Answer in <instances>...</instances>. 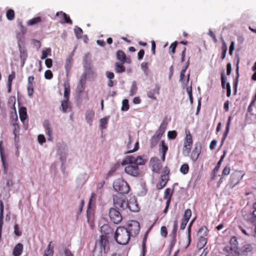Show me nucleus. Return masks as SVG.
Wrapping results in <instances>:
<instances>
[{
	"label": "nucleus",
	"instance_id": "f257e3e1",
	"mask_svg": "<svg viewBox=\"0 0 256 256\" xmlns=\"http://www.w3.org/2000/svg\"><path fill=\"white\" fill-rule=\"evenodd\" d=\"M108 243V237L102 235L100 239L96 242V246L93 252L92 256H102V248L104 253H107L109 248H107Z\"/></svg>",
	"mask_w": 256,
	"mask_h": 256
},
{
	"label": "nucleus",
	"instance_id": "f03ea898",
	"mask_svg": "<svg viewBox=\"0 0 256 256\" xmlns=\"http://www.w3.org/2000/svg\"><path fill=\"white\" fill-rule=\"evenodd\" d=\"M130 236L128 230L124 227H118L114 233V239L116 241L120 244L124 245L127 244Z\"/></svg>",
	"mask_w": 256,
	"mask_h": 256
},
{
	"label": "nucleus",
	"instance_id": "7ed1b4c3",
	"mask_svg": "<svg viewBox=\"0 0 256 256\" xmlns=\"http://www.w3.org/2000/svg\"><path fill=\"white\" fill-rule=\"evenodd\" d=\"M96 200V194L94 193H92L89 200L86 210L87 220L90 227H92L93 226L94 217V210L92 208V206L94 204Z\"/></svg>",
	"mask_w": 256,
	"mask_h": 256
},
{
	"label": "nucleus",
	"instance_id": "20e7f679",
	"mask_svg": "<svg viewBox=\"0 0 256 256\" xmlns=\"http://www.w3.org/2000/svg\"><path fill=\"white\" fill-rule=\"evenodd\" d=\"M244 175V172L242 170H234L231 174L229 178L227 186L228 188L232 189L239 184L240 180Z\"/></svg>",
	"mask_w": 256,
	"mask_h": 256
},
{
	"label": "nucleus",
	"instance_id": "39448f33",
	"mask_svg": "<svg viewBox=\"0 0 256 256\" xmlns=\"http://www.w3.org/2000/svg\"><path fill=\"white\" fill-rule=\"evenodd\" d=\"M185 133L186 136L184 140L182 153L185 156H188L191 151L193 140L192 136L188 130H186Z\"/></svg>",
	"mask_w": 256,
	"mask_h": 256
},
{
	"label": "nucleus",
	"instance_id": "423d86ee",
	"mask_svg": "<svg viewBox=\"0 0 256 256\" xmlns=\"http://www.w3.org/2000/svg\"><path fill=\"white\" fill-rule=\"evenodd\" d=\"M113 200L114 206L115 208H118L120 210L127 209V198L125 196L119 194L114 195L113 196Z\"/></svg>",
	"mask_w": 256,
	"mask_h": 256
},
{
	"label": "nucleus",
	"instance_id": "0eeeda50",
	"mask_svg": "<svg viewBox=\"0 0 256 256\" xmlns=\"http://www.w3.org/2000/svg\"><path fill=\"white\" fill-rule=\"evenodd\" d=\"M114 190L120 194H126L130 190V186L124 180H118L114 184Z\"/></svg>",
	"mask_w": 256,
	"mask_h": 256
},
{
	"label": "nucleus",
	"instance_id": "6e6552de",
	"mask_svg": "<svg viewBox=\"0 0 256 256\" xmlns=\"http://www.w3.org/2000/svg\"><path fill=\"white\" fill-rule=\"evenodd\" d=\"M145 162L146 160L142 156L135 157L134 156H127L122 160L121 164L122 166L128 164H134L138 166V165H143Z\"/></svg>",
	"mask_w": 256,
	"mask_h": 256
},
{
	"label": "nucleus",
	"instance_id": "1a4fd4ad",
	"mask_svg": "<svg viewBox=\"0 0 256 256\" xmlns=\"http://www.w3.org/2000/svg\"><path fill=\"white\" fill-rule=\"evenodd\" d=\"M130 236H136L140 231V223L136 220H132L128 222V228H126Z\"/></svg>",
	"mask_w": 256,
	"mask_h": 256
},
{
	"label": "nucleus",
	"instance_id": "9d476101",
	"mask_svg": "<svg viewBox=\"0 0 256 256\" xmlns=\"http://www.w3.org/2000/svg\"><path fill=\"white\" fill-rule=\"evenodd\" d=\"M124 172L134 177H138L140 175V170L138 166L134 164H128L126 165Z\"/></svg>",
	"mask_w": 256,
	"mask_h": 256
},
{
	"label": "nucleus",
	"instance_id": "9b49d317",
	"mask_svg": "<svg viewBox=\"0 0 256 256\" xmlns=\"http://www.w3.org/2000/svg\"><path fill=\"white\" fill-rule=\"evenodd\" d=\"M109 217L110 220L115 224H120L122 220L121 214L115 208H110V209Z\"/></svg>",
	"mask_w": 256,
	"mask_h": 256
},
{
	"label": "nucleus",
	"instance_id": "f8f14e48",
	"mask_svg": "<svg viewBox=\"0 0 256 256\" xmlns=\"http://www.w3.org/2000/svg\"><path fill=\"white\" fill-rule=\"evenodd\" d=\"M126 204L128 205L127 208H128L131 212H138L139 211V207L135 197L130 198L128 200H127Z\"/></svg>",
	"mask_w": 256,
	"mask_h": 256
},
{
	"label": "nucleus",
	"instance_id": "ddd939ff",
	"mask_svg": "<svg viewBox=\"0 0 256 256\" xmlns=\"http://www.w3.org/2000/svg\"><path fill=\"white\" fill-rule=\"evenodd\" d=\"M150 167L152 172L159 173L162 168V164L156 158H152L150 162Z\"/></svg>",
	"mask_w": 256,
	"mask_h": 256
},
{
	"label": "nucleus",
	"instance_id": "4468645a",
	"mask_svg": "<svg viewBox=\"0 0 256 256\" xmlns=\"http://www.w3.org/2000/svg\"><path fill=\"white\" fill-rule=\"evenodd\" d=\"M56 16H60V22L62 24L66 23L70 24H72V21L70 18V16L65 12L60 11L56 13Z\"/></svg>",
	"mask_w": 256,
	"mask_h": 256
},
{
	"label": "nucleus",
	"instance_id": "2eb2a0df",
	"mask_svg": "<svg viewBox=\"0 0 256 256\" xmlns=\"http://www.w3.org/2000/svg\"><path fill=\"white\" fill-rule=\"evenodd\" d=\"M160 86L159 84H156L155 85L154 88L152 90H149L147 92V96L150 98H151L152 100H157V98L156 96L159 95L160 91Z\"/></svg>",
	"mask_w": 256,
	"mask_h": 256
},
{
	"label": "nucleus",
	"instance_id": "dca6fc26",
	"mask_svg": "<svg viewBox=\"0 0 256 256\" xmlns=\"http://www.w3.org/2000/svg\"><path fill=\"white\" fill-rule=\"evenodd\" d=\"M166 128V124L164 122H162L160 124L158 129L156 132L153 136L160 140L164 133Z\"/></svg>",
	"mask_w": 256,
	"mask_h": 256
},
{
	"label": "nucleus",
	"instance_id": "f3484780",
	"mask_svg": "<svg viewBox=\"0 0 256 256\" xmlns=\"http://www.w3.org/2000/svg\"><path fill=\"white\" fill-rule=\"evenodd\" d=\"M116 58L120 60L122 64L126 62H130V59H126L125 53L122 50H118L116 52Z\"/></svg>",
	"mask_w": 256,
	"mask_h": 256
},
{
	"label": "nucleus",
	"instance_id": "a211bd4d",
	"mask_svg": "<svg viewBox=\"0 0 256 256\" xmlns=\"http://www.w3.org/2000/svg\"><path fill=\"white\" fill-rule=\"evenodd\" d=\"M236 246H227L224 247V251L232 256H238L239 252H237Z\"/></svg>",
	"mask_w": 256,
	"mask_h": 256
},
{
	"label": "nucleus",
	"instance_id": "6ab92c4d",
	"mask_svg": "<svg viewBox=\"0 0 256 256\" xmlns=\"http://www.w3.org/2000/svg\"><path fill=\"white\" fill-rule=\"evenodd\" d=\"M100 229L102 235L106 236L108 237L109 234H112L113 232L112 228L108 224H104Z\"/></svg>",
	"mask_w": 256,
	"mask_h": 256
},
{
	"label": "nucleus",
	"instance_id": "aec40b11",
	"mask_svg": "<svg viewBox=\"0 0 256 256\" xmlns=\"http://www.w3.org/2000/svg\"><path fill=\"white\" fill-rule=\"evenodd\" d=\"M4 206L3 202L0 200V237L2 234V228L4 224Z\"/></svg>",
	"mask_w": 256,
	"mask_h": 256
},
{
	"label": "nucleus",
	"instance_id": "412c9836",
	"mask_svg": "<svg viewBox=\"0 0 256 256\" xmlns=\"http://www.w3.org/2000/svg\"><path fill=\"white\" fill-rule=\"evenodd\" d=\"M23 251V244L18 243L13 249L12 254L14 256H20Z\"/></svg>",
	"mask_w": 256,
	"mask_h": 256
},
{
	"label": "nucleus",
	"instance_id": "4be33fe9",
	"mask_svg": "<svg viewBox=\"0 0 256 256\" xmlns=\"http://www.w3.org/2000/svg\"><path fill=\"white\" fill-rule=\"evenodd\" d=\"M18 46L20 52V58L23 61V64H24V62L28 57V54L26 50L22 46L20 42H18Z\"/></svg>",
	"mask_w": 256,
	"mask_h": 256
},
{
	"label": "nucleus",
	"instance_id": "5701e85b",
	"mask_svg": "<svg viewBox=\"0 0 256 256\" xmlns=\"http://www.w3.org/2000/svg\"><path fill=\"white\" fill-rule=\"evenodd\" d=\"M232 120V116H229L228 118V120L226 124V130L223 134V137L222 140V145L223 144L224 141L225 140L228 134L230 131V125L231 120Z\"/></svg>",
	"mask_w": 256,
	"mask_h": 256
},
{
	"label": "nucleus",
	"instance_id": "b1692460",
	"mask_svg": "<svg viewBox=\"0 0 256 256\" xmlns=\"http://www.w3.org/2000/svg\"><path fill=\"white\" fill-rule=\"evenodd\" d=\"M19 114L20 120L24 123L28 117L26 108L25 107L20 108L19 110Z\"/></svg>",
	"mask_w": 256,
	"mask_h": 256
},
{
	"label": "nucleus",
	"instance_id": "393cba45",
	"mask_svg": "<svg viewBox=\"0 0 256 256\" xmlns=\"http://www.w3.org/2000/svg\"><path fill=\"white\" fill-rule=\"evenodd\" d=\"M124 64L118 62L114 64V70L116 73H122L126 71V67Z\"/></svg>",
	"mask_w": 256,
	"mask_h": 256
},
{
	"label": "nucleus",
	"instance_id": "a878e982",
	"mask_svg": "<svg viewBox=\"0 0 256 256\" xmlns=\"http://www.w3.org/2000/svg\"><path fill=\"white\" fill-rule=\"evenodd\" d=\"M169 178H162L160 176L158 182L156 184V188L158 190H161L166 184Z\"/></svg>",
	"mask_w": 256,
	"mask_h": 256
},
{
	"label": "nucleus",
	"instance_id": "bb28decb",
	"mask_svg": "<svg viewBox=\"0 0 256 256\" xmlns=\"http://www.w3.org/2000/svg\"><path fill=\"white\" fill-rule=\"evenodd\" d=\"M64 100H69L70 94V86L68 82L64 83Z\"/></svg>",
	"mask_w": 256,
	"mask_h": 256
},
{
	"label": "nucleus",
	"instance_id": "cd10ccee",
	"mask_svg": "<svg viewBox=\"0 0 256 256\" xmlns=\"http://www.w3.org/2000/svg\"><path fill=\"white\" fill-rule=\"evenodd\" d=\"M178 228V223L176 221H175L174 222L173 229H172V240L171 242V247L172 248L175 244L176 242V232Z\"/></svg>",
	"mask_w": 256,
	"mask_h": 256
},
{
	"label": "nucleus",
	"instance_id": "c85d7f7f",
	"mask_svg": "<svg viewBox=\"0 0 256 256\" xmlns=\"http://www.w3.org/2000/svg\"><path fill=\"white\" fill-rule=\"evenodd\" d=\"M238 62L237 65H236V78L234 82V94H236L237 92V88L238 86V78H239V72H238Z\"/></svg>",
	"mask_w": 256,
	"mask_h": 256
},
{
	"label": "nucleus",
	"instance_id": "c756f323",
	"mask_svg": "<svg viewBox=\"0 0 256 256\" xmlns=\"http://www.w3.org/2000/svg\"><path fill=\"white\" fill-rule=\"evenodd\" d=\"M44 126L46 130V134L48 136V140H50L51 138V134H52V130H50V123L48 120H46L44 122Z\"/></svg>",
	"mask_w": 256,
	"mask_h": 256
},
{
	"label": "nucleus",
	"instance_id": "7c9ffc66",
	"mask_svg": "<svg viewBox=\"0 0 256 256\" xmlns=\"http://www.w3.org/2000/svg\"><path fill=\"white\" fill-rule=\"evenodd\" d=\"M221 39H222V46L221 47L222 52L220 58H221L222 60H224L226 58V54L227 50H228V47H227V45H226V42H224V40L222 38Z\"/></svg>",
	"mask_w": 256,
	"mask_h": 256
},
{
	"label": "nucleus",
	"instance_id": "2f4dec72",
	"mask_svg": "<svg viewBox=\"0 0 256 256\" xmlns=\"http://www.w3.org/2000/svg\"><path fill=\"white\" fill-rule=\"evenodd\" d=\"M230 172V166L229 164L226 165L222 170V176L220 179V182H222L223 178L228 176Z\"/></svg>",
	"mask_w": 256,
	"mask_h": 256
},
{
	"label": "nucleus",
	"instance_id": "473e14b6",
	"mask_svg": "<svg viewBox=\"0 0 256 256\" xmlns=\"http://www.w3.org/2000/svg\"><path fill=\"white\" fill-rule=\"evenodd\" d=\"M42 21V18L40 16H37L28 20L26 24L28 26H34L40 22Z\"/></svg>",
	"mask_w": 256,
	"mask_h": 256
},
{
	"label": "nucleus",
	"instance_id": "72a5a7b5",
	"mask_svg": "<svg viewBox=\"0 0 256 256\" xmlns=\"http://www.w3.org/2000/svg\"><path fill=\"white\" fill-rule=\"evenodd\" d=\"M16 118L12 120V126L14 127V134L15 136L16 135L17 133H18L20 130V127L18 124V118L16 114H15Z\"/></svg>",
	"mask_w": 256,
	"mask_h": 256
},
{
	"label": "nucleus",
	"instance_id": "f704fd0d",
	"mask_svg": "<svg viewBox=\"0 0 256 256\" xmlns=\"http://www.w3.org/2000/svg\"><path fill=\"white\" fill-rule=\"evenodd\" d=\"M168 150V146L166 144L164 140H162L159 148V151L160 153L166 154Z\"/></svg>",
	"mask_w": 256,
	"mask_h": 256
},
{
	"label": "nucleus",
	"instance_id": "c9c22d12",
	"mask_svg": "<svg viewBox=\"0 0 256 256\" xmlns=\"http://www.w3.org/2000/svg\"><path fill=\"white\" fill-rule=\"evenodd\" d=\"M94 116V113L92 110L88 111L86 112V118L88 123L92 124Z\"/></svg>",
	"mask_w": 256,
	"mask_h": 256
},
{
	"label": "nucleus",
	"instance_id": "e433bc0d",
	"mask_svg": "<svg viewBox=\"0 0 256 256\" xmlns=\"http://www.w3.org/2000/svg\"><path fill=\"white\" fill-rule=\"evenodd\" d=\"M200 152L198 150L197 148H195L192 151L190 158L192 160L195 162L200 156Z\"/></svg>",
	"mask_w": 256,
	"mask_h": 256
},
{
	"label": "nucleus",
	"instance_id": "4c0bfd02",
	"mask_svg": "<svg viewBox=\"0 0 256 256\" xmlns=\"http://www.w3.org/2000/svg\"><path fill=\"white\" fill-rule=\"evenodd\" d=\"M72 62L73 60L71 56H69L66 59L65 68L68 72L70 70L72 65Z\"/></svg>",
	"mask_w": 256,
	"mask_h": 256
},
{
	"label": "nucleus",
	"instance_id": "58836bf2",
	"mask_svg": "<svg viewBox=\"0 0 256 256\" xmlns=\"http://www.w3.org/2000/svg\"><path fill=\"white\" fill-rule=\"evenodd\" d=\"M68 100H64L62 101L61 103V108L62 110L64 112H66L68 111V110L69 108L70 105L68 104Z\"/></svg>",
	"mask_w": 256,
	"mask_h": 256
},
{
	"label": "nucleus",
	"instance_id": "ea45409f",
	"mask_svg": "<svg viewBox=\"0 0 256 256\" xmlns=\"http://www.w3.org/2000/svg\"><path fill=\"white\" fill-rule=\"evenodd\" d=\"M207 240L204 236H200L198 243V246L202 248L206 244Z\"/></svg>",
	"mask_w": 256,
	"mask_h": 256
},
{
	"label": "nucleus",
	"instance_id": "a19ab883",
	"mask_svg": "<svg viewBox=\"0 0 256 256\" xmlns=\"http://www.w3.org/2000/svg\"><path fill=\"white\" fill-rule=\"evenodd\" d=\"M6 16L8 20H12L14 18V12L13 10H8L6 13Z\"/></svg>",
	"mask_w": 256,
	"mask_h": 256
},
{
	"label": "nucleus",
	"instance_id": "79ce46f5",
	"mask_svg": "<svg viewBox=\"0 0 256 256\" xmlns=\"http://www.w3.org/2000/svg\"><path fill=\"white\" fill-rule=\"evenodd\" d=\"M160 139L156 138L154 136H152L151 139L150 140V147L152 148L154 147H155L157 144H158V142H159Z\"/></svg>",
	"mask_w": 256,
	"mask_h": 256
},
{
	"label": "nucleus",
	"instance_id": "37998d69",
	"mask_svg": "<svg viewBox=\"0 0 256 256\" xmlns=\"http://www.w3.org/2000/svg\"><path fill=\"white\" fill-rule=\"evenodd\" d=\"M189 66V61L188 60L186 62V66L182 68V70L180 72V81L183 82L184 76H185V72Z\"/></svg>",
	"mask_w": 256,
	"mask_h": 256
},
{
	"label": "nucleus",
	"instance_id": "c03bdc74",
	"mask_svg": "<svg viewBox=\"0 0 256 256\" xmlns=\"http://www.w3.org/2000/svg\"><path fill=\"white\" fill-rule=\"evenodd\" d=\"M108 118L107 117L104 118H101L100 120V128L102 130L105 129L106 128L107 124L108 123Z\"/></svg>",
	"mask_w": 256,
	"mask_h": 256
},
{
	"label": "nucleus",
	"instance_id": "a18cd8bd",
	"mask_svg": "<svg viewBox=\"0 0 256 256\" xmlns=\"http://www.w3.org/2000/svg\"><path fill=\"white\" fill-rule=\"evenodd\" d=\"M189 171V166L187 164H183L180 168V172L184 174H187Z\"/></svg>",
	"mask_w": 256,
	"mask_h": 256
},
{
	"label": "nucleus",
	"instance_id": "49530a36",
	"mask_svg": "<svg viewBox=\"0 0 256 256\" xmlns=\"http://www.w3.org/2000/svg\"><path fill=\"white\" fill-rule=\"evenodd\" d=\"M2 141H0V150L1 159H2V165H3V166L4 168V172L5 174H6L7 173V168L6 166V164H5L4 156L2 155Z\"/></svg>",
	"mask_w": 256,
	"mask_h": 256
},
{
	"label": "nucleus",
	"instance_id": "de8ad7c7",
	"mask_svg": "<svg viewBox=\"0 0 256 256\" xmlns=\"http://www.w3.org/2000/svg\"><path fill=\"white\" fill-rule=\"evenodd\" d=\"M192 216V211L190 209L188 208L186 209L184 215V217L182 219L186 220L187 221H188L190 218Z\"/></svg>",
	"mask_w": 256,
	"mask_h": 256
},
{
	"label": "nucleus",
	"instance_id": "09e8293b",
	"mask_svg": "<svg viewBox=\"0 0 256 256\" xmlns=\"http://www.w3.org/2000/svg\"><path fill=\"white\" fill-rule=\"evenodd\" d=\"M208 232V230L206 226H203L198 230V234H202V236H206Z\"/></svg>",
	"mask_w": 256,
	"mask_h": 256
},
{
	"label": "nucleus",
	"instance_id": "8fccbe9b",
	"mask_svg": "<svg viewBox=\"0 0 256 256\" xmlns=\"http://www.w3.org/2000/svg\"><path fill=\"white\" fill-rule=\"evenodd\" d=\"M129 109L128 100L127 99L124 100L122 101V111H127Z\"/></svg>",
	"mask_w": 256,
	"mask_h": 256
},
{
	"label": "nucleus",
	"instance_id": "3c124183",
	"mask_svg": "<svg viewBox=\"0 0 256 256\" xmlns=\"http://www.w3.org/2000/svg\"><path fill=\"white\" fill-rule=\"evenodd\" d=\"M177 134V132L176 130L168 131V136L169 139H175L176 138Z\"/></svg>",
	"mask_w": 256,
	"mask_h": 256
},
{
	"label": "nucleus",
	"instance_id": "603ef678",
	"mask_svg": "<svg viewBox=\"0 0 256 256\" xmlns=\"http://www.w3.org/2000/svg\"><path fill=\"white\" fill-rule=\"evenodd\" d=\"M170 169L168 167H164L162 171V174L160 176H162V178H169L168 174H170Z\"/></svg>",
	"mask_w": 256,
	"mask_h": 256
},
{
	"label": "nucleus",
	"instance_id": "864d4df0",
	"mask_svg": "<svg viewBox=\"0 0 256 256\" xmlns=\"http://www.w3.org/2000/svg\"><path fill=\"white\" fill-rule=\"evenodd\" d=\"M27 90L28 96L32 97L34 92L33 84H27Z\"/></svg>",
	"mask_w": 256,
	"mask_h": 256
},
{
	"label": "nucleus",
	"instance_id": "5fc2aeb1",
	"mask_svg": "<svg viewBox=\"0 0 256 256\" xmlns=\"http://www.w3.org/2000/svg\"><path fill=\"white\" fill-rule=\"evenodd\" d=\"M256 102V94H255L254 97L253 98L252 102H250L249 106L248 108V111L249 112H251L252 111V107L254 106L255 102Z\"/></svg>",
	"mask_w": 256,
	"mask_h": 256
},
{
	"label": "nucleus",
	"instance_id": "6e6d98bb",
	"mask_svg": "<svg viewBox=\"0 0 256 256\" xmlns=\"http://www.w3.org/2000/svg\"><path fill=\"white\" fill-rule=\"evenodd\" d=\"M137 90H138V88H137L136 84H133L130 88V94H129L130 96H132L134 95L136 93Z\"/></svg>",
	"mask_w": 256,
	"mask_h": 256
},
{
	"label": "nucleus",
	"instance_id": "4d7b16f0",
	"mask_svg": "<svg viewBox=\"0 0 256 256\" xmlns=\"http://www.w3.org/2000/svg\"><path fill=\"white\" fill-rule=\"evenodd\" d=\"M14 234L18 236H20L22 234V232L20 230V228L18 224H16L14 226Z\"/></svg>",
	"mask_w": 256,
	"mask_h": 256
},
{
	"label": "nucleus",
	"instance_id": "13d9d810",
	"mask_svg": "<svg viewBox=\"0 0 256 256\" xmlns=\"http://www.w3.org/2000/svg\"><path fill=\"white\" fill-rule=\"evenodd\" d=\"M178 44V42L176 41L170 44V53H172V54H174L176 52V48Z\"/></svg>",
	"mask_w": 256,
	"mask_h": 256
},
{
	"label": "nucleus",
	"instance_id": "bf43d9fd",
	"mask_svg": "<svg viewBox=\"0 0 256 256\" xmlns=\"http://www.w3.org/2000/svg\"><path fill=\"white\" fill-rule=\"evenodd\" d=\"M44 77L47 80H50L53 77V74L50 70H46L44 73Z\"/></svg>",
	"mask_w": 256,
	"mask_h": 256
},
{
	"label": "nucleus",
	"instance_id": "052dcab7",
	"mask_svg": "<svg viewBox=\"0 0 256 256\" xmlns=\"http://www.w3.org/2000/svg\"><path fill=\"white\" fill-rule=\"evenodd\" d=\"M74 32L76 34V35L77 37L78 36H80L82 34V30L81 28H79L78 26H76L74 28Z\"/></svg>",
	"mask_w": 256,
	"mask_h": 256
},
{
	"label": "nucleus",
	"instance_id": "680f3d73",
	"mask_svg": "<svg viewBox=\"0 0 256 256\" xmlns=\"http://www.w3.org/2000/svg\"><path fill=\"white\" fill-rule=\"evenodd\" d=\"M160 234L164 238H166L168 235L167 228L165 226H162L160 228Z\"/></svg>",
	"mask_w": 256,
	"mask_h": 256
},
{
	"label": "nucleus",
	"instance_id": "e2e57ef3",
	"mask_svg": "<svg viewBox=\"0 0 256 256\" xmlns=\"http://www.w3.org/2000/svg\"><path fill=\"white\" fill-rule=\"evenodd\" d=\"M139 148V143L138 142H136L134 144V147L133 150H130L126 152H125V154H130L134 152H136L138 150Z\"/></svg>",
	"mask_w": 256,
	"mask_h": 256
},
{
	"label": "nucleus",
	"instance_id": "0e129e2a",
	"mask_svg": "<svg viewBox=\"0 0 256 256\" xmlns=\"http://www.w3.org/2000/svg\"><path fill=\"white\" fill-rule=\"evenodd\" d=\"M226 96L228 97H230L231 96V88L229 82L226 84Z\"/></svg>",
	"mask_w": 256,
	"mask_h": 256
},
{
	"label": "nucleus",
	"instance_id": "69168bd1",
	"mask_svg": "<svg viewBox=\"0 0 256 256\" xmlns=\"http://www.w3.org/2000/svg\"><path fill=\"white\" fill-rule=\"evenodd\" d=\"M141 68L144 72H148V63L144 62L141 64Z\"/></svg>",
	"mask_w": 256,
	"mask_h": 256
},
{
	"label": "nucleus",
	"instance_id": "338daca9",
	"mask_svg": "<svg viewBox=\"0 0 256 256\" xmlns=\"http://www.w3.org/2000/svg\"><path fill=\"white\" fill-rule=\"evenodd\" d=\"M38 140L40 144H42L46 142V138L43 134H40L38 136Z\"/></svg>",
	"mask_w": 256,
	"mask_h": 256
},
{
	"label": "nucleus",
	"instance_id": "774afa93",
	"mask_svg": "<svg viewBox=\"0 0 256 256\" xmlns=\"http://www.w3.org/2000/svg\"><path fill=\"white\" fill-rule=\"evenodd\" d=\"M106 78L109 80H112L114 77V74L112 72L110 71H106Z\"/></svg>",
	"mask_w": 256,
	"mask_h": 256
}]
</instances>
